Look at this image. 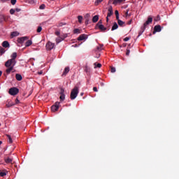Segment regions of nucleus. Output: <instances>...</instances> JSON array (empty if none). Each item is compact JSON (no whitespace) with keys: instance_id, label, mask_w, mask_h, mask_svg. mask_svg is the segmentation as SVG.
I'll list each match as a JSON object with an SVG mask.
<instances>
[{"instance_id":"nucleus-13","label":"nucleus","mask_w":179,"mask_h":179,"mask_svg":"<svg viewBox=\"0 0 179 179\" xmlns=\"http://www.w3.org/2000/svg\"><path fill=\"white\" fill-rule=\"evenodd\" d=\"M117 29H118V24H117V22H114L111 28V31H114V30H117Z\"/></svg>"},{"instance_id":"nucleus-30","label":"nucleus","mask_w":179,"mask_h":179,"mask_svg":"<svg viewBox=\"0 0 179 179\" xmlns=\"http://www.w3.org/2000/svg\"><path fill=\"white\" fill-rule=\"evenodd\" d=\"M101 23H102L101 20H99L96 24L95 29H97V27H99L100 26H101L102 25Z\"/></svg>"},{"instance_id":"nucleus-12","label":"nucleus","mask_w":179,"mask_h":179,"mask_svg":"<svg viewBox=\"0 0 179 179\" xmlns=\"http://www.w3.org/2000/svg\"><path fill=\"white\" fill-rule=\"evenodd\" d=\"M2 47H3L4 48H9L10 47V45L9 44V42H8V41H4L2 43Z\"/></svg>"},{"instance_id":"nucleus-38","label":"nucleus","mask_w":179,"mask_h":179,"mask_svg":"<svg viewBox=\"0 0 179 179\" xmlns=\"http://www.w3.org/2000/svg\"><path fill=\"white\" fill-rule=\"evenodd\" d=\"M15 10L13 9V8H11V9L10 10V15H13V14L15 13Z\"/></svg>"},{"instance_id":"nucleus-56","label":"nucleus","mask_w":179,"mask_h":179,"mask_svg":"<svg viewBox=\"0 0 179 179\" xmlns=\"http://www.w3.org/2000/svg\"><path fill=\"white\" fill-rule=\"evenodd\" d=\"M30 3H34V1H31Z\"/></svg>"},{"instance_id":"nucleus-4","label":"nucleus","mask_w":179,"mask_h":179,"mask_svg":"<svg viewBox=\"0 0 179 179\" xmlns=\"http://www.w3.org/2000/svg\"><path fill=\"white\" fill-rule=\"evenodd\" d=\"M59 104H61V103L57 101L54 105L52 106L51 110L53 111V113H55V111H58V109L59 108Z\"/></svg>"},{"instance_id":"nucleus-37","label":"nucleus","mask_w":179,"mask_h":179,"mask_svg":"<svg viewBox=\"0 0 179 179\" xmlns=\"http://www.w3.org/2000/svg\"><path fill=\"white\" fill-rule=\"evenodd\" d=\"M5 176H6V172H0V177H5Z\"/></svg>"},{"instance_id":"nucleus-32","label":"nucleus","mask_w":179,"mask_h":179,"mask_svg":"<svg viewBox=\"0 0 179 179\" xmlns=\"http://www.w3.org/2000/svg\"><path fill=\"white\" fill-rule=\"evenodd\" d=\"M94 68H100L101 66V64L100 63H98V64L94 63Z\"/></svg>"},{"instance_id":"nucleus-39","label":"nucleus","mask_w":179,"mask_h":179,"mask_svg":"<svg viewBox=\"0 0 179 179\" xmlns=\"http://www.w3.org/2000/svg\"><path fill=\"white\" fill-rule=\"evenodd\" d=\"M17 0H10V3L13 5H16Z\"/></svg>"},{"instance_id":"nucleus-25","label":"nucleus","mask_w":179,"mask_h":179,"mask_svg":"<svg viewBox=\"0 0 179 179\" xmlns=\"http://www.w3.org/2000/svg\"><path fill=\"white\" fill-rule=\"evenodd\" d=\"M73 34H80V29H75L73 30Z\"/></svg>"},{"instance_id":"nucleus-59","label":"nucleus","mask_w":179,"mask_h":179,"mask_svg":"<svg viewBox=\"0 0 179 179\" xmlns=\"http://www.w3.org/2000/svg\"><path fill=\"white\" fill-rule=\"evenodd\" d=\"M147 1H148V2H150V3L152 2V0H147Z\"/></svg>"},{"instance_id":"nucleus-40","label":"nucleus","mask_w":179,"mask_h":179,"mask_svg":"<svg viewBox=\"0 0 179 179\" xmlns=\"http://www.w3.org/2000/svg\"><path fill=\"white\" fill-rule=\"evenodd\" d=\"M39 9H45V4H42L39 6Z\"/></svg>"},{"instance_id":"nucleus-47","label":"nucleus","mask_w":179,"mask_h":179,"mask_svg":"<svg viewBox=\"0 0 179 179\" xmlns=\"http://www.w3.org/2000/svg\"><path fill=\"white\" fill-rule=\"evenodd\" d=\"M19 103H20L19 99H15V103H16V104H19Z\"/></svg>"},{"instance_id":"nucleus-27","label":"nucleus","mask_w":179,"mask_h":179,"mask_svg":"<svg viewBox=\"0 0 179 179\" xmlns=\"http://www.w3.org/2000/svg\"><path fill=\"white\" fill-rule=\"evenodd\" d=\"M122 2V0H114L113 1V5H117V3H121Z\"/></svg>"},{"instance_id":"nucleus-28","label":"nucleus","mask_w":179,"mask_h":179,"mask_svg":"<svg viewBox=\"0 0 179 179\" xmlns=\"http://www.w3.org/2000/svg\"><path fill=\"white\" fill-rule=\"evenodd\" d=\"M66 23L65 22H59L57 24V27H62V26H65Z\"/></svg>"},{"instance_id":"nucleus-17","label":"nucleus","mask_w":179,"mask_h":179,"mask_svg":"<svg viewBox=\"0 0 179 179\" xmlns=\"http://www.w3.org/2000/svg\"><path fill=\"white\" fill-rule=\"evenodd\" d=\"M117 24H119L121 27H122V26H124V24H125V22H123L122 20H120V18H118Z\"/></svg>"},{"instance_id":"nucleus-14","label":"nucleus","mask_w":179,"mask_h":179,"mask_svg":"<svg viewBox=\"0 0 179 179\" xmlns=\"http://www.w3.org/2000/svg\"><path fill=\"white\" fill-rule=\"evenodd\" d=\"M69 73V67H66V68L64 69V72H63L62 76H66V75H67Z\"/></svg>"},{"instance_id":"nucleus-18","label":"nucleus","mask_w":179,"mask_h":179,"mask_svg":"<svg viewBox=\"0 0 179 179\" xmlns=\"http://www.w3.org/2000/svg\"><path fill=\"white\" fill-rule=\"evenodd\" d=\"M15 79H17L18 81H20L22 79H23V78L22 77V75L17 73L15 74Z\"/></svg>"},{"instance_id":"nucleus-35","label":"nucleus","mask_w":179,"mask_h":179,"mask_svg":"<svg viewBox=\"0 0 179 179\" xmlns=\"http://www.w3.org/2000/svg\"><path fill=\"white\" fill-rule=\"evenodd\" d=\"M41 30H43V28L41 26H38L37 28V33H41Z\"/></svg>"},{"instance_id":"nucleus-42","label":"nucleus","mask_w":179,"mask_h":179,"mask_svg":"<svg viewBox=\"0 0 179 179\" xmlns=\"http://www.w3.org/2000/svg\"><path fill=\"white\" fill-rule=\"evenodd\" d=\"M110 72H112V73H114V72H115V67H111Z\"/></svg>"},{"instance_id":"nucleus-63","label":"nucleus","mask_w":179,"mask_h":179,"mask_svg":"<svg viewBox=\"0 0 179 179\" xmlns=\"http://www.w3.org/2000/svg\"><path fill=\"white\" fill-rule=\"evenodd\" d=\"M0 127H1V123H0Z\"/></svg>"},{"instance_id":"nucleus-44","label":"nucleus","mask_w":179,"mask_h":179,"mask_svg":"<svg viewBox=\"0 0 179 179\" xmlns=\"http://www.w3.org/2000/svg\"><path fill=\"white\" fill-rule=\"evenodd\" d=\"M131 51L129 50H127V52H126V55H129Z\"/></svg>"},{"instance_id":"nucleus-11","label":"nucleus","mask_w":179,"mask_h":179,"mask_svg":"<svg viewBox=\"0 0 179 179\" xmlns=\"http://www.w3.org/2000/svg\"><path fill=\"white\" fill-rule=\"evenodd\" d=\"M113 6H110L108 9V14H107L108 17H111V16H113Z\"/></svg>"},{"instance_id":"nucleus-29","label":"nucleus","mask_w":179,"mask_h":179,"mask_svg":"<svg viewBox=\"0 0 179 179\" xmlns=\"http://www.w3.org/2000/svg\"><path fill=\"white\" fill-rule=\"evenodd\" d=\"M103 45H99L98 47H96L97 51H101L103 50Z\"/></svg>"},{"instance_id":"nucleus-55","label":"nucleus","mask_w":179,"mask_h":179,"mask_svg":"<svg viewBox=\"0 0 179 179\" xmlns=\"http://www.w3.org/2000/svg\"><path fill=\"white\" fill-rule=\"evenodd\" d=\"M106 22H108V16L106 17Z\"/></svg>"},{"instance_id":"nucleus-10","label":"nucleus","mask_w":179,"mask_h":179,"mask_svg":"<svg viewBox=\"0 0 179 179\" xmlns=\"http://www.w3.org/2000/svg\"><path fill=\"white\" fill-rule=\"evenodd\" d=\"M86 39H87V35L86 34H81L78 38V41H83V40H86Z\"/></svg>"},{"instance_id":"nucleus-1","label":"nucleus","mask_w":179,"mask_h":179,"mask_svg":"<svg viewBox=\"0 0 179 179\" xmlns=\"http://www.w3.org/2000/svg\"><path fill=\"white\" fill-rule=\"evenodd\" d=\"M17 57V53L13 52L11 55V59H8L5 63V67L7 68L6 72L7 75H9L11 72H15L13 68L16 65V58Z\"/></svg>"},{"instance_id":"nucleus-49","label":"nucleus","mask_w":179,"mask_h":179,"mask_svg":"<svg viewBox=\"0 0 179 179\" xmlns=\"http://www.w3.org/2000/svg\"><path fill=\"white\" fill-rule=\"evenodd\" d=\"M20 8H15V12H20Z\"/></svg>"},{"instance_id":"nucleus-34","label":"nucleus","mask_w":179,"mask_h":179,"mask_svg":"<svg viewBox=\"0 0 179 179\" xmlns=\"http://www.w3.org/2000/svg\"><path fill=\"white\" fill-rule=\"evenodd\" d=\"M78 22H79L80 23H82V20H83V17L82 15H79V16L78 17Z\"/></svg>"},{"instance_id":"nucleus-54","label":"nucleus","mask_w":179,"mask_h":179,"mask_svg":"<svg viewBox=\"0 0 179 179\" xmlns=\"http://www.w3.org/2000/svg\"><path fill=\"white\" fill-rule=\"evenodd\" d=\"M131 23H132V20L128 22V24H131Z\"/></svg>"},{"instance_id":"nucleus-58","label":"nucleus","mask_w":179,"mask_h":179,"mask_svg":"<svg viewBox=\"0 0 179 179\" xmlns=\"http://www.w3.org/2000/svg\"><path fill=\"white\" fill-rule=\"evenodd\" d=\"M83 94H84L83 92L80 93V96H83Z\"/></svg>"},{"instance_id":"nucleus-20","label":"nucleus","mask_w":179,"mask_h":179,"mask_svg":"<svg viewBox=\"0 0 179 179\" xmlns=\"http://www.w3.org/2000/svg\"><path fill=\"white\" fill-rule=\"evenodd\" d=\"M13 159H12V158H7L5 159L6 163H7V164H12V162Z\"/></svg>"},{"instance_id":"nucleus-53","label":"nucleus","mask_w":179,"mask_h":179,"mask_svg":"<svg viewBox=\"0 0 179 179\" xmlns=\"http://www.w3.org/2000/svg\"><path fill=\"white\" fill-rule=\"evenodd\" d=\"M86 17H90V14H89V13L86 14Z\"/></svg>"},{"instance_id":"nucleus-6","label":"nucleus","mask_w":179,"mask_h":179,"mask_svg":"<svg viewBox=\"0 0 179 179\" xmlns=\"http://www.w3.org/2000/svg\"><path fill=\"white\" fill-rule=\"evenodd\" d=\"M59 94L60 101H64L65 100V90L64 88H61Z\"/></svg>"},{"instance_id":"nucleus-31","label":"nucleus","mask_w":179,"mask_h":179,"mask_svg":"<svg viewBox=\"0 0 179 179\" xmlns=\"http://www.w3.org/2000/svg\"><path fill=\"white\" fill-rule=\"evenodd\" d=\"M6 51V50H5V48H1L0 49V54H1V55H3V53H4Z\"/></svg>"},{"instance_id":"nucleus-33","label":"nucleus","mask_w":179,"mask_h":179,"mask_svg":"<svg viewBox=\"0 0 179 179\" xmlns=\"http://www.w3.org/2000/svg\"><path fill=\"white\" fill-rule=\"evenodd\" d=\"M6 136H7L8 139L9 140V143H12V142H13V141H12V137H10V135L7 134Z\"/></svg>"},{"instance_id":"nucleus-22","label":"nucleus","mask_w":179,"mask_h":179,"mask_svg":"<svg viewBox=\"0 0 179 179\" xmlns=\"http://www.w3.org/2000/svg\"><path fill=\"white\" fill-rule=\"evenodd\" d=\"M146 28H145V27H141V30L140 31L139 34H138V37L139 36H142V34H143V31H145Z\"/></svg>"},{"instance_id":"nucleus-8","label":"nucleus","mask_w":179,"mask_h":179,"mask_svg":"<svg viewBox=\"0 0 179 179\" xmlns=\"http://www.w3.org/2000/svg\"><path fill=\"white\" fill-rule=\"evenodd\" d=\"M152 22H153V18H152V17L150 16L148 17V20L144 23L143 27H145V29H146V26H148V24H150Z\"/></svg>"},{"instance_id":"nucleus-62","label":"nucleus","mask_w":179,"mask_h":179,"mask_svg":"<svg viewBox=\"0 0 179 179\" xmlns=\"http://www.w3.org/2000/svg\"><path fill=\"white\" fill-rule=\"evenodd\" d=\"M0 22H2V20H0Z\"/></svg>"},{"instance_id":"nucleus-16","label":"nucleus","mask_w":179,"mask_h":179,"mask_svg":"<svg viewBox=\"0 0 179 179\" xmlns=\"http://www.w3.org/2000/svg\"><path fill=\"white\" fill-rule=\"evenodd\" d=\"M10 36H11V38H13V37H17V36H19V32L13 31L11 33Z\"/></svg>"},{"instance_id":"nucleus-7","label":"nucleus","mask_w":179,"mask_h":179,"mask_svg":"<svg viewBox=\"0 0 179 179\" xmlns=\"http://www.w3.org/2000/svg\"><path fill=\"white\" fill-rule=\"evenodd\" d=\"M160 31H162V26L155 25L154 27L153 34H155V33H160Z\"/></svg>"},{"instance_id":"nucleus-21","label":"nucleus","mask_w":179,"mask_h":179,"mask_svg":"<svg viewBox=\"0 0 179 179\" xmlns=\"http://www.w3.org/2000/svg\"><path fill=\"white\" fill-rule=\"evenodd\" d=\"M31 44H33V42L31 41V40H28L26 43L25 45L27 47H30V45H31Z\"/></svg>"},{"instance_id":"nucleus-41","label":"nucleus","mask_w":179,"mask_h":179,"mask_svg":"<svg viewBox=\"0 0 179 179\" xmlns=\"http://www.w3.org/2000/svg\"><path fill=\"white\" fill-rule=\"evenodd\" d=\"M101 2H103V0H96L95 5H99Z\"/></svg>"},{"instance_id":"nucleus-52","label":"nucleus","mask_w":179,"mask_h":179,"mask_svg":"<svg viewBox=\"0 0 179 179\" xmlns=\"http://www.w3.org/2000/svg\"><path fill=\"white\" fill-rule=\"evenodd\" d=\"M128 12H129V10H127V12H126V13H125L126 16H128Z\"/></svg>"},{"instance_id":"nucleus-36","label":"nucleus","mask_w":179,"mask_h":179,"mask_svg":"<svg viewBox=\"0 0 179 179\" xmlns=\"http://www.w3.org/2000/svg\"><path fill=\"white\" fill-rule=\"evenodd\" d=\"M155 22H159L160 20V15H157L155 19Z\"/></svg>"},{"instance_id":"nucleus-5","label":"nucleus","mask_w":179,"mask_h":179,"mask_svg":"<svg viewBox=\"0 0 179 179\" xmlns=\"http://www.w3.org/2000/svg\"><path fill=\"white\" fill-rule=\"evenodd\" d=\"M54 47H55V44L51 42H48L46 43V50L48 51H51V50L54 49Z\"/></svg>"},{"instance_id":"nucleus-26","label":"nucleus","mask_w":179,"mask_h":179,"mask_svg":"<svg viewBox=\"0 0 179 179\" xmlns=\"http://www.w3.org/2000/svg\"><path fill=\"white\" fill-rule=\"evenodd\" d=\"M13 106H15V103H12V102H8V103H6V106L9 108V107H12Z\"/></svg>"},{"instance_id":"nucleus-19","label":"nucleus","mask_w":179,"mask_h":179,"mask_svg":"<svg viewBox=\"0 0 179 179\" xmlns=\"http://www.w3.org/2000/svg\"><path fill=\"white\" fill-rule=\"evenodd\" d=\"M93 23H96V22H99V15H95L92 18Z\"/></svg>"},{"instance_id":"nucleus-51","label":"nucleus","mask_w":179,"mask_h":179,"mask_svg":"<svg viewBox=\"0 0 179 179\" xmlns=\"http://www.w3.org/2000/svg\"><path fill=\"white\" fill-rule=\"evenodd\" d=\"M38 75H43V71H39V72H38Z\"/></svg>"},{"instance_id":"nucleus-61","label":"nucleus","mask_w":179,"mask_h":179,"mask_svg":"<svg viewBox=\"0 0 179 179\" xmlns=\"http://www.w3.org/2000/svg\"><path fill=\"white\" fill-rule=\"evenodd\" d=\"M125 1V0H122V2Z\"/></svg>"},{"instance_id":"nucleus-48","label":"nucleus","mask_w":179,"mask_h":179,"mask_svg":"<svg viewBox=\"0 0 179 179\" xmlns=\"http://www.w3.org/2000/svg\"><path fill=\"white\" fill-rule=\"evenodd\" d=\"M66 37H68V36H67L66 34H64V35L63 36V38H64V40H65V38H66Z\"/></svg>"},{"instance_id":"nucleus-46","label":"nucleus","mask_w":179,"mask_h":179,"mask_svg":"<svg viewBox=\"0 0 179 179\" xmlns=\"http://www.w3.org/2000/svg\"><path fill=\"white\" fill-rule=\"evenodd\" d=\"M55 34H56V36H59V34H61V33L57 31L55 32Z\"/></svg>"},{"instance_id":"nucleus-2","label":"nucleus","mask_w":179,"mask_h":179,"mask_svg":"<svg viewBox=\"0 0 179 179\" xmlns=\"http://www.w3.org/2000/svg\"><path fill=\"white\" fill-rule=\"evenodd\" d=\"M78 94H79V87L76 86L71 90V94H70L71 100H75V99H76V97H78Z\"/></svg>"},{"instance_id":"nucleus-23","label":"nucleus","mask_w":179,"mask_h":179,"mask_svg":"<svg viewBox=\"0 0 179 179\" xmlns=\"http://www.w3.org/2000/svg\"><path fill=\"white\" fill-rule=\"evenodd\" d=\"M64 41V38L59 37L56 38V43L57 44H59V43H61V41Z\"/></svg>"},{"instance_id":"nucleus-43","label":"nucleus","mask_w":179,"mask_h":179,"mask_svg":"<svg viewBox=\"0 0 179 179\" xmlns=\"http://www.w3.org/2000/svg\"><path fill=\"white\" fill-rule=\"evenodd\" d=\"M130 38V37H126L123 39V41H129Z\"/></svg>"},{"instance_id":"nucleus-45","label":"nucleus","mask_w":179,"mask_h":179,"mask_svg":"<svg viewBox=\"0 0 179 179\" xmlns=\"http://www.w3.org/2000/svg\"><path fill=\"white\" fill-rule=\"evenodd\" d=\"M93 90H94V92H99V90H97V88L96 87H93Z\"/></svg>"},{"instance_id":"nucleus-3","label":"nucleus","mask_w":179,"mask_h":179,"mask_svg":"<svg viewBox=\"0 0 179 179\" xmlns=\"http://www.w3.org/2000/svg\"><path fill=\"white\" fill-rule=\"evenodd\" d=\"M8 93L11 96H16V94L19 93V89H17V87H12L9 90Z\"/></svg>"},{"instance_id":"nucleus-60","label":"nucleus","mask_w":179,"mask_h":179,"mask_svg":"<svg viewBox=\"0 0 179 179\" xmlns=\"http://www.w3.org/2000/svg\"><path fill=\"white\" fill-rule=\"evenodd\" d=\"M0 145H2V141H0Z\"/></svg>"},{"instance_id":"nucleus-15","label":"nucleus","mask_w":179,"mask_h":179,"mask_svg":"<svg viewBox=\"0 0 179 179\" xmlns=\"http://www.w3.org/2000/svg\"><path fill=\"white\" fill-rule=\"evenodd\" d=\"M98 28L99 29V30L101 31H106L107 30V27H105L104 25H99V27H98Z\"/></svg>"},{"instance_id":"nucleus-50","label":"nucleus","mask_w":179,"mask_h":179,"mask_svg":"<svg viewBox=\"0 0 179 179\" xmlns=\"http://www.w3.org/2000/svg\"><path fill=\"white\" fill-rule=\"evenodd\" d=\"M85 24H89V20H85Z\"/></svg>"},{"instance_id":"nucleus-9","label":"nucleus","mask_w":179,"mask_h":179,"mask_svg":"<svg viewBox=\"0 0 179 179\" xmlns=\"http://www.w3.org/2000/svg\"><path fill=\"white\" fill-rule=\"evenodd\" d=\"M26 40H29V37L23 36V37H21V38H17V43H19L20 44H22V43H24V41H26Z\"/></svg>"},{"instance_id":"nucleus-57","label":"nucleus","mask_w":179,"mask_h":179,"mask_svg":"<svg viewBox=\"0 0 179 179\" xmlns=\"http://www.w3.org/2000/svg\"><path fill=\"white\" fill-rule=\"evenodd\" d=\"M0 76H2V71H0Z\"/></svg>"},{"instance_id":"nucleus-24","label":"nucleus","mask_w":179,"mask_h":179,"mask_svg":"<svg viewBox=\"0 0 179 179\" xmlns=\"http://www.w3.org/2000/svg\"><path fill=\"white\" fill-rule=\"evenodd\" d=\"M115 16H116L117 20H118V19H120V13L118 12L117 10H116L115 11Z\"/></svg>"}]
</instances>
